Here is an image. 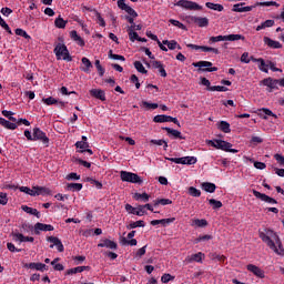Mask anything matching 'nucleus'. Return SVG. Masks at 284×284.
<instances>
[{
  "mask_svg": "<svg viewBox=\"0 0 284 284\" xmlns=\"http://www.w3.org/2000/svg\"><path fill=\"white\" fill-rule=\"evenodd\" d=\"M251 145H258L260 143H263V138L253 135L250 141Z\"/></svg>",
  "mask_w": 284,
  "mask_h": 284,
  "instance_id": "62",
  "label": "nucleus"
},
{
  "mask_svg": "<svg viewBox=\"0 0 284 284\" xmlns=\"http://www.w3.org/2000/svg\"><path fill=\"white\" fill-rule=\"evenodd\" d=\"M154 205H172V200L170 199H158L153 201Z\"/></svg>",
  "mask_w": 284,
  "mask_h": 284,
  "instance_id": "47",
  "label": "nucleus"
},
{
  "mask_svg": "<svg viewBox=\"0 0 284 284\" xmlns=\"http://www.w3.org/2000/svg\"><path fill=\"white\" fill-rule=\"evenodd\" d=\"M212 235H200L195 239V243H201L203 241H212Z\"/></svg>",
  "mask_w": 284,
  "mask_h": 284,
  "instance_id": "63",
  "label": "nucleus"
},
{
  "mask_svg": "<svg viewBox=\"0 0 284 284\" xmlns=\"http://www.w3.org/2000/svg\"><path fill=\"white\" fill-rule=\"evenodd\" d=\"M42 101L45 103V105H57V103H59V100L54 99L53 97L44 98Z\"/></svg>",
  "mask_w": 284,
  "mask_h": 284,
  "instance_id": "55",
  "label": "nucleus"
},
{
  "mask_svg": "<svg viewBox=\"0 0 284 284\" xmlns=\"http://www.w3.org/2000/svg\"><path fill=\"white\" fill-rule=\"evenodd\" d=\"M245 6V2H241L233 6V12H252L254 10V6L250 7H241Z\"/></svg>",
  "mask_w": 284,
  "mask_h": 284,
  "instance_id": "24",
  "label": "nucleus"
},
{
  "mask_svg": "<svg viewBox=\"0 0 284 284\" xmlns=\"http://www.w3.org/2000/svg\"><path fill=\"white\" fill-rule=\"evenodd\" d=\"M262 85L268 88V92H274V90H278V80L265 78L264 80H262Z\"/></svg>",
  "mask_w": 284,
  "mask_h": 284,
  "instance_id": "12",
  "label": "nucleus"
},
{
  "mask_svg": "<svg viewBox=\"0 0 284 284\" xmlns=\"http://www.w3.org/2000/svg\"><path fill=\"white\" fill-rule=\"evenodd\" d=\"M16 34L18 37H23V39H31L30 34H28V32H26L23 29H16Z\"/></svg>",
  "mask_w": 284,
  "mask_h": 284,
  "instance_id": "61",
  "label": "nucleus"
},
{
  "mask_svg": "<svg viewBox=\"0 0 284 284\" xmlns=\"http://www.w3.org/2000/svg\"><path fill=\"white\" fill-rule=\"evenodd\" d=\"M152 67L155 68V70H159V74L160 77H163V79L168 77V71H165V65H163L161 61L159 60L153 61Z\"/></svg>",
  "mask_w": 284,
  "mask_h": 284,
  "instance_id": "20",
  "label": "nucleus"
},
{
  "mask_svg": "<svg viewBox=\"0 0 284 284\" xmlns=\"http://www.w3.org/2000/svg\"><path fill=\"white\" fill-rule=\"evenodd\" d=\"M169 22L171 23V26H175V28H180V30H187V28L185 27V24H183L181 21L179 20H174V19H170Z\"/></svg>",
  "mask_w": 284,
  "mask_h": 284,
  "instance_id": "48",
  "label": "nucleus"
},
{
  "mask_svg": "<svg viewBox=\"0 0 284 284\" xmlns=\"http://www.w3.org/2000/svg\"><path fill=\"white\" fill-rule=\"evenodd\" d=\"M77 150H88L90 148V143L88 142V136L82 135V140L75 142Z\"/></svg>",
  "mask_w": 284,
  "mask_h": 284,
  "instance_id": "29",
  "label": "nucleus"
},
{
  "mask_svg": "<svg viewBox=\"0 0 284 284\" xmlns=\"http://www.w3.org/2000/svg\"><path fill=\"white\" fill-rule=\"evenodd\" d=\"M136 227H145V222L143 220H139L126 225V230H136Z\"/></svg>",
  "mask_w": 284,
  "mask_h": 284,
  "instance_id": "37",
  "label": "nucleus"
},
{
  "mask_svg": "<svg viewBox=\"0 0 284 284\" xmlns=\"http://www.w3.org/2000/svg\"><path fill=\"white\" fill-rule=\"evenodd\" d=\"M209 256L211 261H217V263H225V261H227V257H225V255H221L217 253H210Z\"/></svg>",
  "mask_w": 284,
  "mask_h": 284,
  "instance_id": "35",
  "label": "nucleus"
},
{
  "mask_svg": "<svg viewBox=\"0 0 284 284\" xmlns=\"http://www.w3.org/2000/svg\"><path fill=\"white\" fill-rule=\"evenodd\" d=\"M227 87L214 85L209 88L210 92H227Z\"/></svg>",
  "mask_w": 284,
  "mask_h": 284,
  "instance_id": "58",
  "label": "nucleus"
},
{
  "mask_svg": "<svg viewBox=\"0 0 284 284\" xmlns=\"http://www.w3.org/2000/svg\"><path fill=\"white\" fill-rule=\"evenodd\" d=\"M207 145H211V148H215L216 150H222L223 140H209Z\"/></svg>",
  "mask_w": 284,
  "mask_h": 284,
  "instance_id": "40",
  "label": "nucleus"
},
{
  "mask_svg": "<svg viewBox=\"0 0 284 284\" xmlns=\"http://www.w3.org/2000/svg\"><path fill=\"white\" fill-rule=\"evenodd\" d=\"M153 122L154 123H168V119L165 114H161V115H155L153 118Z\"/></svg>",
  "mask_w": 284,
  "mask_h": 284,
  "instance_id": "59",
  "label": "nucleus"
},
{
  "mask_svg": "<svg viewBox=\"0 0 284 284\" xmlns=\"http://www.w3.org/2000/svg\"><path fill=\"white\" fill-rule=\"evenodd\" d=\"M41 232H54V226H52V224L38 222L34 224V234L39 235Z\"/></svg>",
  "mask_w": 284,
  "mask_h": 284,
  "instance_id": "10",
  "label": "nucleus"
},
{
  "mask_svg": "<svg viewBox=\"0 0 284 284\" xmlns=\"http://www.w3.org/2000/svg\"><path fill=\"white\" fill-rule=\"evenodd\" d=\"M70 37L72 41H74L78 45H80V48H83L85 45V41L83 40V38H81V36H79L77 30H72L70 32Z\"/></svg>",
  "mask_w": 284,
  "mask_h": 284,
  "instance_id": "23",
  "label": "nucleus"
},
{
  "mask_svg": "<svg viewBox=\"0 0 284 284\" xmlns=\"http://www.w3.org/2000/svg\"><path fill=\"white\" fill-rule=\"evenodd\" d=\"M175 6L179 8H184V10H203L202 6L190 0H179Z\"/></svg>",
  "mask_w": 284,
  "mask_h": 284,
  "instance_id": "7",
  "label": "nucleus"
},
{
  "mask_svg": "<svg viewBox=\"0 0 284 284\" xmlns=\"http://www.w3.org/2000/svg\"><path fill=\"white\" fill-rule=\"evenodd\" d=\"M87 183H91V185H94L97 190L103 189V183H101L99 180H94L92 178H87Z\"/></svg>",
  "mask_w": 284,
  "mask_h": 284,
  "instance_id": "46",
  "label": "nucleus"
},
{
  "mask_svg": "<svg viewBox=\"0 0 284 284\" xmlns=\"http://www.w3.org/2000/svg\"><path fill=\"white\" fill-rule=\"evenodd\" d=\"M70 192H81L83 190V184L81 183H69L67 185Z\"/></svg>",
  "mask_w": 284,
  "mask_h": 284,
  "instance_id": "38",
  "label": "nucleus"
},
{
  "mask_svg": "<svg viewBox=\"0 0 284 284\" xmlns=\"http://www.w3.org/2000/svg\"><path fill=\"white\" fill-rule=\"evenodd\" d=\"M89 92H90L91 97H93V99H99V101H106L104 90H102V89H91Z\"/></svg>",
  "mask_w": 284,
  "mask_h": 284,
  "instance_id": "18",
  "label": "nucleus"
},
{
  "mask_svg": "<svg viewBox=\"0 0 284 284\" xmlns=\"http://www.w3.org/2000/svg\"><path fill=\"white\" fill-rule=\"evenodd\" d=\"M54 26H55V28L63 30V28H65V26H68V21L63 20V18H61V16H59L54 21Z\"/></svg>",
  "mask_w": 284,
  "mask_h": 284,
  "instance_id": "43",
  "label": "nucleus"
},
{
  "mask_svg": "<svg viewBox=\"0 0 284 284\" xmlns=\"http://www.w3.org/2000/svg\"><path fill=\"white\" fill-rule=\"evenodd\" d=\"M201 51L202 52H213V54H221V51H219V49L212 48V47L202 45Z\"/></svg>",
  "mask_w": 284,
  "mask_h": 284,
  "instance_id": "52",
  "label": "nucleus"
},
{
  "mask_svg": "<svg viewBox=\"0 0 284 284\" xmlns=\"http://www.w3.org/2000/svg\"><path fill=\"white\" fill-rule=\"evenodd\" d=\"M202 190H204V192H209L210 194H214V192H216V184L212 182H203Z\"/></svg>",
  "mask_w": 284,
  "mask_h": 284,
  "instance_id": "31",
  "label": "nucleus"
},
{
  "mask_svg": "<svg viewBox=\"0 0 284 284\" xmlns=\"http://www.w3.org/2000/svg\"><path fill=\"white\" fill-rule=\"evenodd\" d=\"M205 6L206 8H209V10H215L216 12H223V10H225L223 4H219L214 2H206Z\"/></svg>",
  "mask_w": 284,
  "mask_h": 284,
  "instance_id": "33",
  "label": "nucleus"
},
{
  "mask_svg": "<svg viewBox=\"0 0 284 284\" xmlns=\"http://www.w3.org/2000/svg\"><path fill=\"white\" fill-rule=\"evenodd\" d=\"M253 196H255V199H260V201H264V203H270L271 205H276V203H278L275 199L266 195L265 193H261L256 190H253Z\"/></svg>",
  "mask_w": 284,
  "mask_h": 284,
  "instance_id": "9",
  "label": "nucleus"
},
{
  "mask_svg": "<svg viewBox=\"0 0 284 284\" xmlns=\"http://www.w3.org/2000/svg\"><path fill=\"white\" fill-rule=\"evenodd\" d=\"M264 43L268 48H272L273 50H281L283 48V44L276 40H272V38L264 37Z\"/></svg>",
  "mask_w": 284,
  "mask_h": 284,
  "instance_id": "19",
  "label": "nucleus"
},
{
  "mask_svg": "<svg viewBox=\"0 0 284 284\" xmlns=\"http://www.w3.org/2000/svg\"><path fill=\"white\" fill-rule=\"evenodd\" d=\"M130 41L135 42L139 41V33L134 31V29H128Z\"/></svg>",
  "mask_w": 284,
  "mask_h": 284,
  "instance_id": "53",
  "label": "nucleus"
},
{
  "mask_svg": "<svg viewBox=\"0 0 284 284\" xmlns=\"http://www.w3.org/2000/svg\"><path fill=\"white\" fill-rule=\"evenodd\" d=\"M219 41H245L242 34L216 36L209 39V43H219Z\"/></svg>",
  "mask_w": 284,
  "mask_h": 284,
  "instance_id": "2",
  "label": "nucleus"
},
{
  "mask_svg": "<svg viewBox=\"0 0 284 284\" xmlns=\"http://www.w3.org/2000/svg\"><path fill=\"white\" fill-rule=\"evenodd\" d=\"M222 150L224 152H231L232 154H237L239 153V150L232 149V143H230L227 141H224V140H223V143H222Z\"/></svg>",
  "mask_w": 284,
  "mask_h": 284,
  "instance_id": "34",
  "label": "nucleus"
},
{
  "mask_svg": "<svg viewBox=\"0 0 284 284\" xmlns=\"http://www.w3.org/2000/svg\"><path fill=\"white\" fill-rule=\"evenodd\" d=\"M19 190L29 196H34V186L32 189L28 186H19Z\"/></svg>",
  "mask_w": 284,
  "mask_h": 284,
  "instance_id": "54",
  "label": "nucleus"
},
{
  "mask_svg": "<svg viewBox=\"0 0 284 284\" xmlns=\"http://www.w3.org/2000/svg\"><path fill=\"white\" fill-rule=\"evenodd\" d=\"M82 67H80L82 72H85L87 74H90V69L92 68V61L88 58H82Z\"/></svg>",
  "mask_w": 284,
  "mask_h": 284,
  "instance_id": "27",
  "label": "nucleus"
},
{
  "mask_svg": "<svg viewBox=\"0 0 284 284\" xmlns=\"http://www.w3.org/2000/svg\"><path fill=\"white\" fill-rule=\"evenodd\" d=\"M120 179L125 183H138L139 185L143 183V180L141 179V176H139V174L128 171H121Z\"/></svg>",
  "mask_w": 284,
  "mask_h": 284,
  "instance_id": "3",
  "label": "nucleus"
},
{
  "mask_svg": "<svg viewBox=\"0 0 284 284\" xmlns=\"http://www.w3.org/2000/svg\"><path fill=\"white\" fill-rule=\"evenodd\" d=\"M12 236L16 237L14 241H20V243H34V237L26 236L21 233H12Z\"/></svg>",
  "mask_w": 284,
  "mask_h": 284,
  "instance_id": "21",
  "label": "nucleus"
},
{
  "mask_svg": "<svg viewBox=\"0 0 284 284\" xmlns=\"http://www.w3.org/2000/svg\"><path fill=\"white\" fill-rule=\"evenodd\" d=\"M190 20L192 23H195V26H199V28H207L210 26V19L207 18L192 16Z\"/></svg>",
  "mask_w": 284,
  "mask_h": 284,
  "instance_id": "15",
  "label": "nucleus"
},
{
  "mask_svg": "<svg viewBox=\"0 0 284 284\" xmlns=\"http://www.w3.org/2000/svg\"><path fill=\"white\" fill-rule=\"evenodd\" d=\"M189 194H190V196H194L195 199H199V196H201V190H199L194 186H190Z\"/></svg>",
  "mask_w": 284,
  "mask_h": 284,
  "instance_id": "49",
  "label": "nucleus"
},
{
  "mask_svg": "<svg viewBox=\"0 0 284 284\" xmlns=\"http://www.w3.org/2000/svg\"><path fill=\"white\" fill-rule=\"evenodd\" d=\"M0 125L2 128H6V130H17L18 125L17 123H12L4 118H0Z\"/></svg>",
  "mask_w": 284,
  "mask_h": 284,
  "instance_id": "30",
  "label": "nucleus"
},
{
  "mask_svg": "<svg viewBox=\"0 0 284 284\" xmlns=\"http://www.w3.org/2000/svg\"><path fill=\"white\" fill-rule=\"evenodd\" d=\"M274 159H275V161H277V163H280V165L284 166V156L283 155L276 153L274 155Z\"/></svg>",
  "mask_w": 284,
  "mask_h": 284,
  "instance_id": "64",
  "label": "nucleus"
},
{
  "mask_svg": "<svg viewBox=\"0 0 284 284\" xmlns=\"http://www.w3.org/2000/svg\"><path fill=\"white\" fill-rule=\"evenodd\" d=\"M133 199L134 201H142V203H148V201H150V195L148 193H135Z\"/></svg>",
  "mask_w": 284,
  "mask_h": 284,
  "instance_id": "36",
  "label": "nucleus"
},
{
  "mask_svg": "<svg viewBox=\"0 0 284 284\" xmlns=\"http://www.w3.org/2000/svg\"><path fill=\"white\" fill-rule=\"evenodd\" d=\"M50 189L45 186H33V196H48Z\"/></svg>",
  "mask_w": 284,
  "mask_h": 284,
  "instance_id": "22",
  "label": "nucleus"
},
{
  "mask_svg": "<svg viewBox=\"0 0 284 284\" xmlns=\"http://www.w3.org/2000/svg\"><path fill=\"white\" fill-rule=\"evenodd\" d=\"M176 221V217H169V219H162L160 220V225H163V227H168L171 223H174Z\"/></svg>",
  "mask_w": 284,
  "mask_h": 284,
  "instance_id": "57",
  "label": "nucleus"
},
{
  "mask_svg": "<svg viewBox=\"0 0 284 284\" xmlns=\"http://www.w3.org/2000/svg\"><path fill=\"white\" fill-rule=\"evenodd\" d=\"M246 270L257 276V278H265V271L254 264H247Z\"/></svg>",
  "mask_w": 284,
  "mask_h": 284,
  "instance_id": "13",
  "label": "nucleus"
},
{
  "mask_svg": "<svg viewBox=\"0 0 284 284\" xmlns=\"http://www.w3.org/2000/svg\"><path fill=\"white\" fill-rule=\"evenodd\" d=\"M135 70L140 72V74H148V71L145 70V67H143V63L141 61H135L133 63Z\"/></svg>",
  "mask_w": 284,
  "mask_h": 284,
  "instance_id": "45",
  "label": "nucleus"
},
{
  "mask_svg": "<svg viewBox=\"0 0 284 284\" xmlns=\"http://www.w3.org/2000/svg\"><path fill=\"white\" fill-rule=\"evenodd\" d=\"M252 61H256L258 64V70H261V72H265L267 74V72H270L267 67V62H265V60L263 58L260 59H254V57L251 58Z\"/></svg>",
  "mask_w": 284,
  "mask_h": 284,
  "instance_id": "28",
  "label": "nucleus"
},
{
  "mask_svg": "<svg viewBox=\"0 0 284 284\" xmlns=\"http://www.w3.org/2000/svg\"><path fill=\"white\" fill-rule=\"evenodd\" d=\"M193 68H199L197 72H217L219 68L212 67V62L210 61H199L192 63Z\"/></svg>",
  "mask_w": 284,
  "mask_h": 284,
  "instance_id": "4",
  "label": "nucleus"
},
{
  "mask_svg": "<svg viewBox=\"0 0 284 284\" xmlns=\"http://www.w3.org/2000/svg\"><path fill=\"white\" fill-rule=\"evenodd\" d=\"M98 247H106V250H116L119 245L116 244V242L112 240L104 239L100 241Z\"/></svg>",
  "mask_w": 284,
  "mask_h": 284,
  "instance_id": "17",
  "label": "nucleus"
},
{
  "mask_svg": "<svg viewBox=\"0 0 284 284\" xmlns=\"http://www.w3.org/2000/svg\"><path fill=\"white\" fill-rule=\"evenodd\" d=\"M260 116L264 119V121H267V116H273V119H278V115H276L272 110L267 108L260 109Z\"/></svg>",
  "mask_w": 284,
  "mask_h": 284,
  "instance_id": "25",
  "label": "nucleus"
},
{
  "mask_svg": "<svg viewBox=\"0 0 284 284\" xmlns=\"http://www.w3.org/2000/svg\"><path fill=\"white\" fill-rule=\"evenodd\" d=\"M21 210L26 212L27 214H31V216H36L37 219H41V212H39L37 209H32L28 205H22Z\"/></svg>",
  "mask_w": 284,
  "mask_h": 284,
  "instance_id": "26",
  "label": "nucleus"
},
{
  "mask_svg": "<svg viewBox=\"0 0 284 284\" xmlns=\"http://www.w3.org/2000/svg\"><path fill=\"white\" fill-rule=\"evenodd\" d=\"M118 8H120V10H124V12H128L129 17H133V19L139 17V13L133 10L132 7L128 6L125 0H118Z\"/></svg>",
  "mask_w": 284,
  "mask_h": 284,
  "instance_id": "8",
  "label": "nucleus"
},
{
  "mask_svg": "<svg viewBox=\"0 0 284 284\" xmlns=\"http://www.w3.org/2000/svg\"><path fill=\"white\" fill-rule=\"evenodd\" d=\"M163 130H165V132H168V134H171V136H173V139H181V140H185V136H183L181 134V131L179 130H174V129H170V128H163Z\"/></svg>",
  "mask_w": 284,
  "mask_h": 284,
  "instance_id": "32",
  "label": "nucleus"
},
{
  "mask_svg": "<svg viewBox=\"0 0 284 284\" xmlns=\"http://www.w3.org/2000/svg\"><path fill=\"white\" fill-rule=\"evenodd\" d=\"M24 270H37V272H47L49 270L48 265L43 263H26L23 264Z\"/></svg>",
  "mask_w": 284,
  "mask_h": 284,
  "instance_id": "11",
  "label": "nucleus"
},
{
  "mask_svg": "<svg viewBox=\"0 0 284 284\" xmlns=\"http://www.w3.org/2000/svg\"><path fill=\"white\" fill-rule=\"evenodd\" d=\"M121 243L122 245H131V247H134L138 245L139 242L136 241V239H133V237L129 240L128 237H122Z\"/></svg>",
  "mask_w": 284,
  "mask_h": 284,
  "instance_id": "42",
  "label": "nucleus"
},
{
  "mask_svg": "<svg viewBox=\"0 0 284 284\" xmlns=\"http://www.w3.org/2000/svg\"><path fill=\"white\" fill-rule=\"evenodd\" d=\"M196 161L195 156H184V165H194Z\"/></svg>",
  "mask_w": 284,
  "mask_h": 284,
  "instance_id": "60",
  "label": "nucleus"
},
{
  "mask_svg": "<svg viewBox=\"0 0 284 284\" xmlns=\"http://www.w3.org/2000/svg\"><path fill=\"white\" fill-rule=\"evenodd\" d=\"M203 258H205V253L199 252L187 256L185 261L186 263H203Z\"/></svg>",
  "mask_w": 284,
  "mask_h": 284,
  "instance_id": "16",
  "label": "nucleus"
},
{
  "mask_svg": "<svg viewBox=\"0 0 284 284\" xmlns=\"http://www.w3.org/2000/svg\"><path fill=\"white\" fill-rule=\"evenodd\" d=\"M109 59H113L114 61H125V57L113 53L112 50L109 51Z\"/></svg>",
  "mask_w": 284,
  "mask_h": 284,
  "instance_id": "56",
  "label": "nucleus"
},
{
  "mask_svg": "<svg viewBox=\"0 0 284 284\" xmlns=\"http://www.w3.org/2000/svg\"><path fill=\"white\" fill-rule=\"evenodd\" d=\"M219 130H221L225 134H230L232 132V129H230V123L227 121H221L219 124Z\"/></svg>",
  "mask_w": 284,
  "mask_h": 284,
  "instance_id": "39",
  "label": "nucleus"
},
{
  "mask_svg": "<svg viewBox=\"0 0 284 284\" xmlns=\"http://www.w3.org/2000/svg\"><path fill=\"white\" fill-rule=\"evenodd\" d=\"M163 45H166L169 50H176V47H179V42L176 40H163Z\"/></svg>",
  "mask_w": 284,
  "mask_h": 284,
  "instance_id": "41",
  "label": "nucleus"
},
{
  "mask_svg": "<svg viewBox=\"0 0 284 284\" xmlns=\"http://www.w3.org/2000/svg\"><path fill=\"white\" fill-rule=\"evenodd\" d=\"M192 225H196L197 227H207V220H204V219H202V220H199V219L193 220Z\"/></svg>",
  "mask_w": 284,
  "mask_h": 284,
  "instance_id": "51",
  "label": "nucleus"
},
{
  "mask_svg": "<svg viewBox=\"0 0 284 284\" xmlns=\"http://www.w3.org/2000/svg\"><path fill=\"white\" fill-rule=\"evenodd\" d=\"M58 61L62 58L63 61L71 62L72 61V55H70V51L68 50V47L62 43H58L53 50Z\"/></svg>",
  "mask_w": 284,
  "mask_h": 284,
  "instance_id": "1",
  "label": "nucleus"
},
{
  "mask_svg": "<svg viewBox=\"0 0 284 284\" xmlns=\"http://www.w3.org/2000/svg\"><path fill=\"white\" fill-rule=\"evenodd\" d=\"M256 6H261L262 8H270L271 6H275V8H278L281 4H278L276 1H267V2H257Z\"/></svg>",
  "mask_w": 284,
  "mask_h": 284,
  "instance_id": "50",
  "label": "nucleus"
},
{
  "mask_svg": "<svg viewBox=\"0 0 284 284\" xmlns=\"http://www.w3.org/2000/svg\"><path fill=\"white\" fill-rule=\"evenodd\" d=\"M260 239L263 241V243H266V245L270 247V250H274V252H278L276 248V243H274V240L270 237L264 232H260Z\"/></svg>",
  "mask_w": 284,
  "mask_h": 284,
  "instance_id": "14",
  "label": "nucleus"
},
{
  "mask_svg": "<svg viewBox=\"0 0 284 284\" xmlns=\"http://www.w3.org/2000/svg\"><path fill=\"white\" fill-rule=\"evenodd\" d=\"M209 205H211L213 210H221V207H223V202L219 200L210 199Z\"/></svg>",
  "mask_w": 284,
  "mask_h": 284,
  "instance_id": "44",
  "label": "nucleus"
},
{
  "mask_svg": "<svg viewBox=\"0 0 284 284\" xmlns=\"http://www.w3.org/2000/svg\"><path fill=\"white\" fill-rule=\"evenodd\" d=\"M33 141H41L45 148H50V138L39 128L33 129Z\"/></svg>",
  "mask_w": 284,
  "mask_h": 284,
  "instance_id": "6",
  "label": "nucleus"
},
{
  "mask_svg": "<svg viewBox=\"0 0 284 284\" xmlns=\"http://www.w3.org/2000/svg\"><path fill=\"white\" fill-rule=\"evenodd\" d=\"M145 209L150 212H154V207H152L151 204L139 205L138 212H134V206L131 204H125L126 212H129V214H135V216H143V214H145Z\"/></svg>",
  "mask_w": 284,
  "mask_h": 284,
  "instance_id": "5",
  "label": "nucleus"
}]
</instances>
